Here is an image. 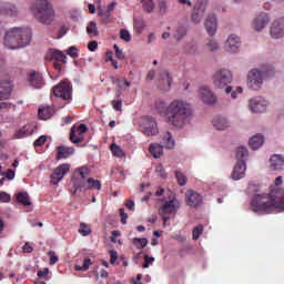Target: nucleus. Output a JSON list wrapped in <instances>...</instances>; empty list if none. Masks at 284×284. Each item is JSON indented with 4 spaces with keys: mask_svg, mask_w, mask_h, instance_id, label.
Wrapping results in <instances>:
<instances>
[{
    "mask_svg": "<svg viewBox=\"0 0 284 284\" xmlns=\"http://www.w3.org/2000/svg\"><path fill=\"white\" fill-rule=\"evenodd\" d=\"M155 110L161 116H166V121L179 130L187 125L194 116L192 104L183 99H175L169 105L165 101L159 100L155 102Z\"/></svg>",
    "mask_w": 284,
    "mask_h": 284,
    "instance_id": "obj_1",
    "label": "nucleus"
},
{
    "mask_svg": "<svg viewBox=\"0 0 284 284\" xmlns=\"http://www.w3.org/2000/svg\"><path fill=\"white\" fill-rule=\"evenodd\" d=\"M250 194L254 192V196L251 201L252 212H262L263 214H272L274 210H284V191L278 190L275 192L258 193V186L250 184L247 187Z\"/></svg>",
    "mask_w": 284,
    "mask_h": 284,
    "instance_id": "obj_2",
    "label": "nucleus"
},
{
    "mask_svg": "<svg viewBox=\"0 0 284 284\" xmlns=\"http://www.w3.org/2000/svg\"><path fill=\"white\" fill-rule=\"evenodd\" d=\"M32 41V30L30 28H13L4 36V45L9 50H19L30 45Z\"/></svg>",
    "mask_w": 284,
    "mask_h": 284,
    "instance_id": "obj_3",
    "label": "nucleus"
},
{
    "mask_svg": "<svg viewBox=\"0 0 284 284\" xmlns=\"http://www.w3.org/2000/svg\"><path fill=\"white\" fill-rule=\"evenodd\" d=\"M31 12L39 23L51 26L54 21V6L48 0H36L31 6Z\"/></svg>",
    "mask_w": 284,
    "mask_h": 284,
    "instance_id": "obj_4",
    "label": "nucleus"
},
{
    "mask_svg": "<svg viewBox=\"0 0 284 284\" xmlns=\"http://www.w3.org/2000/svg\"><path fill=\"white\" fill-rule=\"evenodd\" d=\"M265 77H274V68H272V65H264L261 70H251L247 74V85L250 90H258L262 88Z\"/></svg>",
    "mask_w": 284,
    "mask_h": 284,
    "instance_id": "obj_5",
    "label": "nucleus"
},
{
    "mask_svg": "<svg viewBox=\"0 0 284 284\" xmlns=\"http://www.w3.org/2000/svg\"><path fill=\"white\" fill-rule=\"evenodd\" d=\"M235 156L237 159V163L233 169L232 179L233 181H241V179L245 176V170H247L245 164V160L248 156L247 149L245 146L237 148Z\"/></svg>",
    "mask_w": 284,
    "mask_h": 284,
    "instance_id": "obj_6",
    "label": "nucleus"
},
{
    "mask_svg": "<svg viewBox=\"0 0 284 284\" xmlns=\"http://www.w3.org/2000/svg\"><path fill=\"white\" fill-rule=\"evenodd\" d=\"M162 144L159 143H152L149 146V152L152 154L154 159H161L163 156V148H166L168 150H174V138H172V133L166 131L162 135Z\"/></svg>",
    "mask_w": 284,
    "mask_h": 284,
    "instance_id": "obj_7",
    "label": "nucleus"
},
{
    "mask_svg": "<svg viewBox=\"0 0 284 284\" xmlns=\"http://www.w3.org/2000/svg\"><path fill=\"white\" fill-rule=\"evenodd\" d=\"M140 132H142L144 136H156V134H159L156 119L150 115L143 116L140 121Z\"/></svg>",
    "mask_w": 284,
    "mask_h": 284,
    "instance_id": "obj_8",
    "label": "nucleus"
},
{
    "mask_svg": "<svg viewBox=\"0 0 284 284\" xmlns=\"http://www.w3.org/2000/svg\"><path fill=\"white\" fill-rule=\"evenodd\" d=\"M90 176V169L88 166H82L77 169L73 173L72 183H73V194L81 192L82 187H85L87 179Z\"/></svg>",
    "mask_w": 284,
    "mask_h": 284,
    "instance_id": "obj_9",
    "label": "nucleus"
},
{
    "mask_svg": "<svg viewBox=\"0 0 284 284\" xmlns=\"http://www.w3.org/2000/svg\"><path fill=\"white\" fill-rule=\"evenodd\" d=\"M181 207V202L176 197L168 200L159 210V213L162 216L163 223H168L171 214H176V211Z\"/></svg>",
    "mask_w": 284,
    "mask_h": 284,
    "instance_id": "obj_10",
    "label": "nucleus"
},
{
    "mask_svg": "<svg viewBox=\"0 0 284 284\" xmlns=\"http://www.w3.org/2000/svg\"><path fill=\"white\" fill-rule=\"evenodd\" d=\"M53 94L63 101H72V83L69 80H62L53 87Z\"/></svg>",
    "mask_w": 284,
    "mask_h": 284,
    "instance_id": "obj_11",
    "label": "nucleus"
},
{
    "mask_svg": "<svg viewBox=\"0 0 284 284\" xmlns=\"http://www.w3.org/2000/svg\"><path fill=\"white\" fill-rule=\"evenodd\" d=\"M232 80V71L227 69H220L213 74V85L219 89L226 88Z\"/></svg>",
    "mask_w": 284,
    "mask_h": 284,
    "instance_id": "obj_12",
    "label": "nucleus"
},
{
    "mask_svg": "<svg viewBox=\"0 0 284 284\" xmlns=\"http://www.w3.org/2000/svg\"><path fill=\"white\" fill-rule=\"evenodd\" d=\"M14 91V83L10 75H6L0 80V101H8Z\"/></svg>",
    "mask_w": 284,
    "mask_h": 284,
    "instance_id": "obj_13",
    "label": "nucleus"
},
{
    "mask_svg": "<svg viewBox=\"0 0 284 284\" xmlns=\"http://www.w3.org/2000/svg\"><path fill=\"white\" fill-rule=\"evenodd\" d=\"M207 8V0H197L194 4L193 12L191 14V19L193 23H201V19L205 14V10Z\"/></svg>",
    "mask_w": 284,
    "mask_h": 284,
    "instance_id": "obj_14",
    "label": "nucleus"
},
{
    "mask_svg": "<svg viewBox=\"0 0 284 284\" xmlns=\"http://www.w3.org/2000/svg\"><path fill=\"white\" fill-rule=\"evenodd\" d=\"M185 203L189 207H200V205H203V195L194 190H187L185 192Z\"/></svg>",
    "mask_w": 284,
    "mask_h": 284,
    "instance_id": "obj_15",
    "label": "nucleus"
},
{
    "mask_svg": "<svg viewBox=\"0 0 284 284\" xmlns=\"http://www.w3.org/2000/svg\"><path fill=\"white\" fill-rule=\"evenodd\" d=\"M172 87V74L168 70H162L159 73L158 88L162 92H169Z\"/></svg>",
    "mask_w": 284,
    "mask_h": 284,
    "instance_id": "obj_16",
    "label": "nucleus"
},
{
    "mask_svg": "<svg viewBox=\"0 0 284 284\" xmlns=\"http://www.w3.org/2000/svg\"><path fill=\"white\" fill-rule=\"evenodd\" d=\"M29 85L31 88H36V90H41L43 85H45V79H43V74L39 71H30L28 74Z\"/></svg>",
    "mask_w": 284,
    "mask_h": 284,
    "instance_id": "obj_17",
    "label": "nucleus"
},
{
    "mask_svg": "<svg viewBox=\"0 0 284 284\" xmlns=\"http://www.w3.org/2000/svg\"><path fill=\"white\" fill-rule=\"evenodd\" d=\"M270 36L272 39H283L284 36V18L275 20L271 24Z\"/></svg>",
    "mask_w": 284,
    "mask_h": 284,
    "instance_id": "obj_18",
    "label": "nucleus"
},
{
    "mask_svg": "<svg viewBox=\"0 0 284 284\" xmlns=\"http://www.w3.org/2000/svg\"><path fill=\"white\" fill-rule=\"evenodd\" d=\"M68 172H70V164L59 165L51 175V183H53V185H57V183H59V181H61L63 176L68 174Z\"/></svg>",
    "mask_w": 284,
    "mask_h": 284,
    "instance_id": "obj_19",
    "label": "nucleus"
},
{
    "mask_svg": "<svg viewBox=\"0 0 284 284\" xmlns=\"http://www.w3.org/2000/svg\"><path fill=\"white\" fill-rule=\"evenodd\" d=\"M225 48L227 52H231V54H236V52H239V48H241V38L236 34H231L225 42Z\"/></svg>",
    "mask_w": 284,
    "mask_h": 284,
    "instance_id": "obj_20",
    "label": "nucleus"
},
{
    "mask_svg": "<svg viewBox=\"0 0 284 284\" xmlns=\"http://www.w3.org/2000/svg\"><path fill=\"white\" fill-rule=\"evenodd\" d=\"M200 98L203 101V103H206L209 105H214L216 103V95L210 90L207 87L200 88Z\"/></svg>",
    "mask_w": 284,
    "mask_h": 284,
    "instance_id": "obj_21",
    "label": "nucleus"
},
{
    "mask_svg": "<svg viewBox=\"0 0 284 284\" xmlns=\"http://www.w3.org/2000/svg\"><path fill=\"white\" fill-rule=\"evenodd\" d=\"M267 23H270V16L262 12L253 20V28L256 30V32H261V30H263Z\"/></svg>",
    "mask_w": 284,
    "mask_h": 284,
    "instance_id": "obj_22",
    "label": "nucleus"
},
{
    "mask_svg": "<svg viewBox=\"0 0 284 284\" xmlns=\"http://www.w3.org/2000/svg\"><path fill=\"white\" fill-rule=\"evenodd\" d=\"M250 108L255 113L265 112L267 108V102L263 98H253L250 101Z\"/></svg>",
    "mask_w": 284,
    "mask_h": 284,
    "instance_id": "obj_23",
    "label": "nucleus"
},
{
    "mask_svg": "<svg viewBox=\"0 0 284 284\" xmlns=\"http://www.w3.org/2000/svg\"><path fill=\"white\" fill-rule=\"evenodd\" d=\"M216 26H217L216 16H214V13L209 14L205 21V28L210 37H214V34H216Z\"/></svg>",
    "mask_w": 284,
    "mask_h": 284,
    "instance_id": "obj_24",
    "label": "nucleus"
},
{
    "mask_svg": "<svg viewBox=\"0 0 284 284\" xmlns=\"http://www.w3.org/2000/svg\"><path fill=\"white\" fill-rule=\"evenodd\" d=\"M85 132H88V126L85 124H80L77 131H74V128H72L70 132V141L72 143H81V141H83V138L77 136V134L81 135L85 134Z\"/></svg>",
    "mask_w": 284,
    "mask_h": 284,
    "instance_id": "obj_25",
    "label": "nucleus"
},
{
    "mask_svg": "<svg viewBox=\"0 0 284 284\" xmlns=\"http://www.w3.org/2000/svg\"><path fill=\"white\" fill-rule=\"evenodd\" d=\"M0 14H8L9 17H17L19 14V10L12 3L2 2V3H0Z\"/></svg>",
    "mask_w": 284,
    "mask_h": 284,
    "instance_id": "obj_26",
    "label": "nucleus"
},
{
    "mask_svg": "<svg viewBox=\"0 0 284 284\" xmlns=\"http://www.w3.org/2000/svg\"><path fill=\"white\" fill-rule=\"evenodd\" d=\"M34 134V126L30 124L23 125L21 129L14 132L16 139H26L28 136H32Z\"/></svg>",
    "mask_w": 284,
    "mask_h": 284,
    "instance_id": "obj_27",
    "label": "nucleus"
},
{
    "mask_svg": "<svg viewBox=\"0 0 284 284\" xmlns=\"http://www.w3.org/2000/svg\"><path fill=\"white\" fill-rule=\"evenodd\" d=\"M45 61H60L62 63H65V54L57 49H51L45 55Z\"/></svg>",
    "mask_w": 284,
    "mask_h": 284,
    "instance_id": "obj_28",
    "label": "nucleus"
},
{
    "mask_svg": "<svg viewBox=\"0 0 284 284\" xmlns=\"http://www.w3.org/2000/svg\"><path fill=\"white\" fill-rule=\"evenodd\" d=\"M270 163H271L270 165L271 170L273 171L283 170L284 158L278 154L272 155L270 159Z\"/></svg>",
    "mask_w": 284,
    "mask_h": 284,
    "instance_id": "obj_29",
    "label": "nucleus"
},
{
    "mask_svg": "<svg viewBox=\"0 0 284 284\" xmlns=\"http://www.w3.org/2000/svg\"><path fill=\"white\" fill-rule=\"evenodd\" d=\"M213 126L215 128V130H227V128H230V122L226 118L216 115L213 119Z\"/></svg>",
    "mask_w": 284,
    "mask_h": 284,
    "instance_id": "obj_30",
    "label": "nucleus"
},
{
    "mask_svg": "<svg viewBox=\"0 0 284 284\" xmlns=\"http://www.w3.org/2000/svg\"><path fill=\"white\" fill-rule=\"evenodd\" d=\"M263 143H265L263 135L256 134L250 139L248 145L252 148V150H258V148L263 146Z\"/></svg>",
    "mask_w": 284,
    "mask_h": 284,
    "instance_id": "obj_31",
    "label": "nucleus"
},
{
    "mask_svg": "<svg viewBox=\"0 0 284 284\" xmlns=\"http://www.w3.org/2000/svg\"><path fill=\"white\" fill-rule=\"evenodd\" d=\"M88 192V190H101V181L93 178L87 179L85 186H82L81 191Z\"/></svg>",
    "mask_w": 284,
    "mask_h": 284,
    "instance_id": "obj_32",
    "label": "nucleus"
},
{
    "mask_svg": "<svg viewBox=\"0 0 284 284\" xmlns=\"http://www.w3.org/2000/svg\"><path fill=\"white\" fill-rule=\"evenodd\" d=\"M54 114V109L52 106H45L38 110V116L42 121H48Z\"/></svg>",
    "mask_w": 284,
    "mask_h": 284,
    "instance_id": "obj_33",
    "label": "nucleus"
},
{
    "mask_svg": "<svg viewBox=\"0 0 284 284\" xmlns=\"http://www.w3.org/2000/svg\"><path fill=\"white\" fill-rule=\"evenodd\" d=\"M72 154H74V149L69 146H58V161H60V159H68V156H72Z\"/></svg>",
    "mask_w": 284,
    "mask_h": 284,
    "instance_id": "obj_34",
    "label": "nucleus"
},
{
    "mask_svg": "<svg viewBox=\"0 0 284 284\" xmlns=\"http://www.w3.org/2000/svg\"><path fill=\"white\" fill-rule=\"evenodd\" d=\"M186 34H187V27L180 24L173 32V39H175V41H181V39H184Z\"/></svg>",
    "mask_w": 284,
    "mask_h": 284,
    "instance_id": "obj_35",
    "label": "nucleus"
},
{
    "mask_svg": "<svg viewBox=\"0 0 284 284\" xmlns=\"http://www.w3.org/2000/svg\"><path fill=\"white\" fill-rule=\"evenodd\" d=\"M141 4L144 12L148 14H152V12H154V8H156L154 0H141Z\"/></svg>",
    "mask_w": 284,
    "mask_h": 284,
    "instance_id": "obj_36",
    "label": "nucleus"
},
{
    "mask_svg": "<svg viewBox=\"0 0 284 284\" xmlns=\"http://www.w3.org/2000/svg\"><path fill=\"white\" fill-rule=\"evenodd\" d=\"M18 203H21V205L28 206L32 205V202H30V196L26 192H20L17 195Z\"/></svg>",
    "mask_w": 284,
    "mask_h": 284,
    "instance_id": "obj_37",
    "label": "nucleus"
},
{
    "mask_svg": "<svg viewBox=\"0 0 284 284\" xmlns=\"http://www.w3.org/2000/svg\"><path fill=\"white\" fill-rule=\"evenodd\" d=\"M87 34H89V37H99V28L97 27V22H89L87 27Z\"/></svg>",
    "mask_w": 284,
    "mask_h": 284,
    "instance_id": "obj_38",
    "label": "nucleus"
},
{
    "mask_svg": "<svg viewBox=\"0 0 284 284\" xmlns=\"http://www.w3.org/2000/svg\"><path fill=\"white\" fill-rule=\"evenodd\" d=\"M132 243L136 250H143L144 247H148V239L145 237H134Z\"/></svg>",
    "mask_w": 284,
    "mask_h": 284,
    "instance_id": "obj_39",
    "label": "nucleus"
},
{
    "mask_svg": "<svg viewBox=\"0 0 284 284\" xmlns=\"http://www.w3.org/2000/svg\"><path fill=\"white\" fill-rule=\"evenodd\" d=\"M78 232L81 234V236H90V234H92V229L89 224L80 223V229Z\"/></svg>",
    "mask_w": 284,
    "mask_h": 284,
    "instance_id": "obj_40",
    "label": "nucleus"
},
{
    "mask_svg": "<svg viewBox=\"0 0 284 284\" xmlns=\"http://www.w3.org/2000/svg\"><path fill=\"white\" fill-rule=\"evenodd\" d=\"M175 178H176L179 185H181V186L187 185V176L185 175V173H183L181 171H175Z\"/></svg>",
    "mask_w": 284,
    "mask_h": 284,
    "instance_id": "obj_41",
    "label": "nucleus"
},
{
    "mask_svg": "<svg viewBox=\"0 0 284 284\" xmlns=\"http://www.w3.org/2000/svg\"><path fill=\"white\" fill-rule=\"evenodd\" d=\"M90 265H92V260L85 258L82 265H75V270L77 272H88V270H90Z\"/></svg>",
    "mask_w": 284,
    "mask_h": 284,
    "instance_id": "obj_42",
    "label": "nucleus"
},
{
    "mask_svg": "<svg viewBox=\"0 0 284 284\" xmlns=\"http://www.w3.org/2000/svg\"><path fill=\"white\" fill-rule=\"evenodd\" d=\"M111 152L113 156H118V159H122V156H125V153L123 152L121 146L116 144H111Z\"/></svg>",
    "mask_w": 284,
    "mask_h": 284,
    "instance_id": "obj_43",
    "label": "nucleus"
},
{
    "mask_svg": "<svg viewBox=\"0 0 284 284\" xmlns=\"http://www.w3.org/2000/svg\"><path fill=\"white\" fill-rule=\"evenodd\" d=\"M134 30L136 32V34H142L143 29L145 28V21L143 20H134Z\"/></svg>",
    "mask_w": 284,
    "mask_h": 284,
    "instance_id": "obj_44",
    "label": "nucleus"
},
{
    "mask_svg": "<svg viewBox=\"0 0 284 284\" xmlns=\"http://www.w3.org/2000/svg\"><path fill=\"white\" fill-rule=\"evenodd\" d=\"M201 234H203V225H197L193 229V241H199Z\"/></svg>",
    "mask_w": 284,
    "mask_h": 284,
    "instance_id": "obj_45",
    "label": "nucleus"
},
{
    "mask_svg": "<svg viewBox=\"0 0 284 284\" xmlns=\"http://www.w3.org/2000/svg\"><path fill=\"white\" fill-rule=\"evenodd\" d=\"M120 39H122L123 41L129 42V41H131L132 36H130V31L129 30L122 29L120 31Z\"/></svg>",
    "mask_w": 284,
    "mask_h": 284,
    "instance_id": "obj_46",
    "label": "nucleus"
},
{
    "mask_svg": "<svg viewBox=\"0 0 284 284\" xmlns=\"http://www.w3.org/2000/svg\"><path fill=\"white\" fill-rule=\"evenodd\" d=\"M45 141H48V138L45 135H41L39 139H37L34 142H33V146L34 148H41L42 145L45 144Z\"/></svg>",
    "mask_w": 284,
    "mask_h": 284,
    "instance_id": "obj_47",
    "label": "nucleus"
},
{
    "mask_svg": "<svg viewBox=\"0 0 284 284\" xmlns=\"http://www.w3.org/2000/svg\"><path fill=\"white\" fill-rule=\"evenodd\" d=\"M48 256L50 257V265H57L59 263V256L54 251H49Z\"/></svg>",
    "mask_w": 284,
    "mask_h": 284,
    "instance_id": "obj_48",
    "label": "nucleus"
},
{
    "mask_svg": "<svg viewBox=\"0 0 284 284\" xmlns=\"http://www.w3.org/2000/svg\"><path fill=\"white\" fill-rule=\"evenodd\" d=\"M67 54H68L69 57H71V59H77V58L79 57L77 47H70V48L67 50Z\"/></svg>",
    "mask_w": 284,
    "mask_h": 284,
    "instance_id": "obj_49",
    "label": "nucleus"
},
{
    "mask_svg": "<svg viewBox=\"0 0 284 284\" xmlns=\"http://www.w3.org/2000/svg\"><path fill=\"white\" fill-rule=\"evenodd\" d=\"M113 50L115 51L116 59H120V61H123V59H125V54L123 53V50L119 49V45L114 44Z\"/></svg>",
    "mask_w": 284,
    "mask_h": 284,
    "instance_id": "obj_50",
    "label": "nucleus"
},
{
    "mask_svg": "<svg viewBox=\"0 0 284 284\" xmlns=\"http://www.w3.org/2000/svg\"><path fill=\"white\" fill-rule=\"evenodd\" d=\"M111 105L113 110H115L116 112H121V109L123 108V102L121 100H113L111 102Z\"/></svg>",
    "mask_w": 284,
    "mask_h": 284,
    "instance_id": "obj_51",
    "label": "nucleus"
},
{
    "mask_svg": "<svg viewBox=\"0 0 284 284\" xmlns=\"http://www.w3.org/2000/svg\"><path fill=\"white\" fill-rule=\"evenodd\" d=\"M206 45H207V48L211 52H214V51L219 50V43L214 40H209Z\"/></svg>",
    "mask_w": 284,
    "mask_h": 284,
    "instance_id": "obj_52",
    "label": "nucleus"
},
{
    "mask_svg": "<svg viewBox=\"0 0 284 284\" xmlns=\"http://www.w3.org/2000/svg\"><path fill=\"white\" fill-rule=\"evenodd\" d=\"M155 172H158L162 179H168V174L165 173V169H163L162 164L155 166Z\"/></svg>",
    "mask_w": 284,
    "mask_h": 284,
    "instance_id": "obj_53",
    "label": "nucleus"
},
{
    "mask_svg": "<svg viewBox=\"0 0 284 284\" xmlns=\"http://www.w3.org/2000/svg\"><path fill=\"white\" fill-rule=\"evenodd\" d=\"M153 263H154V257H150L149 255H144V263H143L142 267L148 268Z\"/></svg>",
    "mask_w": 284,
    "mask_h": 284,
    "instance_id": "obj_54",
    "label": "nucleus"
},
{
    "mask_svg": "<svg viewBox=\"0 0 284 284\" xmlns=\"http://www.w3.org/2000/svg\"><path fill=\"white\" fill-rule=\"evenodd\" d=\"M120 216L122 225L128 223V213H125V209H120Z\"/></svg>",
    "mask_w": 284,
    "mask_h": 284,
    "instance_id": "obj_55",
    "label": "nucleus"
},
{
    "mask_svg": "<svg viewBox=\"0 0 284 284\" xmlns=\"http://www.w3.org/2000/svg\"><path fill=\"white\" fill-rule=\"evenodd\" d=\"M110 256H111L110 263H111V265H114L116 263V258H119V255H118L116 251L111 250L110 251Z\"/></svg>",
    "mask_w": 284,
    "mask_h": 284,
    "instance_id": "obj_56",
    "label": "nucleus"
},
{
    "mask_svg": "<svg viewBox=\"0 0 284 284\" xmlns=\"http://www.w3.org/2000/svg\"><path fill=\"white\" fill-rule=\"evenodd\" d=\"M0 201L2 203H10V194L6 192H0Z\"/></svg>",
    "mask_w": 284,
    "mask_h": 284,
    "instance_id": "obj_57",
    "label": "nucleus"
},
{
    "mask_svg": "<svg viewBox=\"0 0 284 284\" xmlns=\"http://www.w3.org/2000/svg\"><path fill=\"white\" fill-rule=\"evenodd\" d=\"M88 48H89L90 52H95L97 49L99 48V42L93 40V41L89 42Z\"/></svg>",
    "mask_w": 284,
    "mask_h": 284,
    "instance_id": "obj_58",
    "label": "nucleus"
},
{
    "mask_svg": "<svg viewBox=\"0 0 284 284\" xmlns=\"http://www.w3.org/2000/svg\"><path fill=\"white\" fill-rule=\"evenodd\" d=\"M160 12H165L168 10V2L165 0H159Z\"/></svg>",
    "mask_w": 284,
    "mask_h": 284,
    "instance_id": "obj_59",
    "label": "nucleus"
},
{
    "mask_svg": "<svg viewBox=\"0 0 284 284\" xmlns=\"http://www.w3.org/2000/svg\"><path fill=\"white\" fill-rule=\"evenodd\" d=\"M119 236H121L120 231H112V233H111V243H116V239H119Z\"/></svg>",
    "mask_w": 284,
    "mask_h": 284,
    "instance_id": "obj_60",
    "label": "nucleus"
},
{
    "mask_svg": "<svg viewBox=\"0 0 284 284\" xmlns=\"http://www.w3.org/2000/svg\"><path fill=\"white\" fill-rule=\"evenodd\" d=\"M48 274H50V270L44 268V270L38 272V277L39 278H45V276H48Z\"/></svg>",
    "mask_w": 284,
    "mask_h": 284,
    "instance_id": "obj_61",
    "label": "nucleus"
},
{
    "mask_svg": "<svg viewBox=\"0 0 284 284\" xmlns=\"http://www.w3.org/2000/svg\"><path fill=\"white\" fill-rule=\"evenodd\" d=\"M12 108V103L10 102H0V110H10Z\"/></svg>",
    "mask_w": 284,
    "mask_h": 284,
    "instance_id": "obj_62",
    "label": "nucleus"
},
{
    "mask_svg": "<svg viewBox=\"0 0 284 284\" xmlns=\"http://www.w3.org/2000/svg\"><path fill=\"white\" fill-rule=\"evenodd\" d=\"M6 176L9 179V181H12V179H14V176H16L14 170L9 169V170L6 172Z\"/></svg>",
    "mask_w": 284,
    "mask_h": 284,
    "instance_id": "obj_63",
    "label": "nucleus"
},
{
    "mask_svg": "<svg viewBox=\"0 0 284 284\" xmlns=\"http://www.w3.org/2000/svg\"><path fill=\"white\" fill-rule=\"evenodd\" d=\"M125 207L130 210L131 212H134V202L132 200H128L125 203Z\"/></svg>",
    "mask_w": 284,
    "mask_h": 284,
    "instance_id": "obj_64",
    "label": "nucleus"
}]
</instances>
